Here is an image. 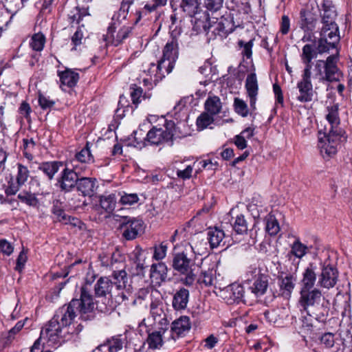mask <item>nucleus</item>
I'll use <instances>...</instances> for the list:
<instances>
[{"label": "nucleus", "mask_w": 352, "mask_h": 352, "mask_svg": "<svg viewBox=\"0 0 352 352\" xmlns=\"http://www.w3.org/2000/svg\"><path fill=\"white\" fill-rule=\"evenodd\" d=\"M197 255L188 242L174 245L170 253V265L175 275H179L181 282L186 286H192L197 276Z\"/></svg>", "instance_id": "f257e3e1"}, {"label": "nucleus", "mask_w": 352, "mask_h": 352, "mask_svg": "<svg viewBox=\"0 0 352 352\" xmlns=\"http://www.w3.org/2000/svg\"><path fill=\"white\" fill-rule=\"evenodd\" d=\"M326 119L329 129L326 126L323 136L318 138V146L324 159H329L338 152V146L346 142L347 136L344 130L339 127L340 123L337 105L327 107Z\"/></svg>", "instance_id": "f03ea898"}, {"label": "nucleus", "mask_w": 352, "mask_h": 352, "mask_svg": "<svg viewBox=\"0 0 352 352\" xmlns=\"http://www.w3.org/2000/svg\"><path fill=\"white\" fill-rule=\"evenodd\" d=\"M323 14L322 16V27L318 38V49L320 52H325L329 47H336L340 39L339 28L335 20L337 12L334 5L329 0H324L322 3Z\"/></svg>", "instance_id": "7ed1b4c3"}, {"label": "nucleus", "mask_w": 352, "mask_h": 352, "mask_svg": "<svg viewBox=\"0 0 352 352\" xmlns=\"http://www.w3.org/2000/svg\"><path fill=\"white\" fill-rule=\"evenodd\" d=\"M345 307L342 313V318L340 325V337L342 348L338 347L335 335L332 333H324L320 337V344L322 347L331 349V352H352V322H351V306Z\"/></svg>", "instance_id": "20e7f679"}, {"label": "nucleus", "mask_w": 352, "mask_h": 352, "mask_svg": "<svg viewBox=\"0 0 352 352\" xmlns=\"http://www.w3.org/2000/svg\"><path fill=\"white\" fill-rule=\"evenodd\" d=\"M94 308L78 298V294L71 301L58 308L53 318L65 329L72 325L78 314L81 320H92L95 318Z\"/></svg>", "instance_id": "39448f33"}, {"label": "nucleus", "mask_w": 352, "mask_h": 352, "mask_svg": "<svg viewBox=\"0 0 352 352\" xmlns=\"http://www.w3.org/2000/svg\"><path fill=\"white\" fill-rule=\"evenodd\" d=\"M175 132L176 125L175 122L165 119L163 127L158 128L157 126H153L146 133V137H136L137 144L135 147L142 148L147 144L159 146L164 144L172 146Z\"/></svg>", "instance_id": "423d86ee"}, {"label": "nucleus", "mask_w": 352, "mask_h": 352, "mask_svg": "<svg viewBox=\"0 0 352 352\" xmlns=\"http://www.w3.org/2000/svg\"><path fill=\"white\" fill-rule=\"evenodd\" d=\"M113 287V280L108 277L102 276L98 279L94 287V298H102L101 302L99 300L94 302L98 311L104 314H109L113 309L111 291Z\"/></svg>", "instance_id": "0eeeda50"}, {"label": "nucleus", "mask_w": 352, "mask_h": 352, "mask_svg": "<svg viewBox=\"0 0 352 352\" xmlns=\"http://www.w3.org/2000/svg\"><path fill=\"white\" fill-rule=\"evenodd\" d=\"M179 54L178 38L172 34L170 38L163 47L162 58L158 60L157 65L155 63H151L149 69L155 67L160 74L162 69L165 70L166 74H170L175 66Z\"/></svg>", "instance_id": "6e6552de"}, {"label": "nucleus", "mask_w": 352, "mask_h": 352, "mask_svg": "<svg viewBox=\"0 0 352 352\" xmlns=\"http://www.w3.org/2000/svg\"><path fill=\"white\" fill-rule=\"evenodd\" d=\"M79 175L78 166L72 164V166L69 167L68 161H66L65 165L55 179L54 186L64 195L74 192L76 188Z\"/></svg>", "instance_id": "1a4fd4ad"}, {"label": "nucleus", "mask_w": 352, "mask_h": 352, "mask_svg": "<svg viewBox=\"0 0 352 352\" xmlns=\"http://www.w3.org/2000/svg\"><path fill=\"white\" fill-rule=\"evenodd\" d=\"M119 223L118 230L122 237L126 241L136 239L144 230V221L139 218L129 216H120L117 220Z\"/></svg>", "instance_id": "9d476101"}, {"label": "nucleus", "mask_w": 352, "mask_h": 352, "mask_svg": "<svg viewBox=\"0 0 352 352\" xmlns=\"http://www.w3.org/2000/svg\"><path fill=\"white\" fill-rule=\"evenodd\" d=\"M117 28L116 22L109 23L107 34L103 35L106 46L118 47L124 43L133 34V26L123 25L116 32Z\"/></svg>", "instance_id": "9b49d317"}, {"label": "nucleus", "mask_w": 352, "mask_h": 352, "mask_svg": "<svg viewBox=\"0 0 352 352\" xmlns=\"http://www.w3.org/2000/svg\"><path fill=\"white\" fill-rule=\"evenodd\" d=\"M66 329L53 317L42 327L41 337L46 338L47 342L54 345H61L65 341Z\"/></svg>", "instance_id": "f8f14e48"}, {"label": "nucleus", "mask_w": 352, "mask_h": 352, "mask_svg": "<svg viewBox=\"0 0 352 352\" xmlns=\"http://www.w3.org/2000/svg\"><path fill=\"white\" fill-rule=\"evenodd\" d=\"M320 274L318 275V285L326 288H333L338 280L339 272L334 263H331L329 258L320 263Z\"/></svg>", "instance_id": "ddd939ff"}, {"label": "nucleus", "mask_w": 352, "mask_h": 352, "mask_svg": "<svg viewBox=\"0 0 352 352\" xmlns=\"http://www.w3.org/2000/svg\"><path fill=\"white\" fill-rule=\"evenodd\" d=\"M16 167L15 176L10 177L5 188V194L7 197L15 195L25 184L30 176V171L27 166L18 162L16 164Z\"/></svg>", "instance_id": "4468645a"}, {"label": "nucleus", "mask_w": 352, "mask_h": 352, "mask_svg": "<svg viewBox=\"0 0 352 352\" xmlns=\"http://www.w3.org/2000/svg\"><path fill=\"white\" fill-rule=\"evenodd\" d=\"M321 300L322 293L318 289H300L298 304L301 311H309L321 304Z\"/></svg>", "instance_id": "2eb2a0df"}, {"label": "nucleus", "mask_w": 352, "mask_h": 352, "mask_svg": "<svg viewBox=\"0 0 352 352\" xmlns=\"http://www.w3.org/2000/svg\"><path fill=\"white\" fill-rule=\"evenodd\" d=\"M259 214L257 217L254 216L253 218L247 219L244 214H237L234 218H232L233 221L231 223L232 230L237 234H248L250 232V235H252V232L256 230L257 223H258ZM256 232V230H255Z\"/></svg>", "instance_id": "dca6fc26"}, {"label": "nucleus", "mask_w": 352, "mask_h": 352, "mask_svg": "<svg viewBox=\"0 0 352 352\" xmlns=\"http://www.w3.org/2000/svg\"><path fill=\"white\" fill-rule=\"evenodd\" d=\"M98 187V182L96 177H84L80 174L75 191L78 196L83 198H91L97 193Z\"/></svg>", "instance_id": "f3484780"}, {"label": "nucleus", "mask_w": 352, "mask_h": 352, "mask_svg": "<svg viewBox=\"0 0 352 352\" xmlns=\"http://www.w3.org/2000/svg\"><path fill=\"white\" fill-rule=\"evenodd\" d=\"M245 288L241 284L234 283L224 287L221 291V298L227 304H239L245 302L243 299Z\"/></svg>", "instance_id": "a211bd4d"}, {"label": "nucleus", "mask_w": 352, "mask_h": 352, "mask_svg": "<svg viewBox=\"0 0 352 352\" xmlns=\"http://www.w3.org/2000/svg\"><path fill=\"white\" fill-rule=\"evenodd\" d=\"M168 0H149L142 8L137 9L134 13V25H137L141 20H148L151 14L155 12L159 8L165 6Z\"/></svg>", "instance_id": "6ab92c4d"}, {"label": "nucleus", "mask_w": 352, "mask_h": 352, "mask_svg": "<svg viewBox=\"0 0 352 352\" xmlns=\"http://www.w3.org/2000/svg\"><path fill=\"white\" fill-rule=\"evenodd\" d=\"M338 59V51L336 52V54H331L325 60L323 81L326 80L327 82H338L342 78V73L337 65Z\"/></svg>", "instance_id": "aec40b11"}, {"label": "nucleus", "mask_w": 352, "mask_h": 352, "mask_svg": "<svg viewBox=\"0 0 352 352\" xmlns=\"http://www.w3.org/2000/svg\"><path fill=\"white\" fill-rule=\"evenodd\" d=\"M191 329L190 319L187 316H182L175 320L170 325V338L176 341L185 337Z\"/></svg>", "instance_id": "412c9836"}, {"label": "nucleus", "mask_w": 352, "mask_h": 352, "mask_svg": "<svg viewBox=\"0 0 352 352\" xmlns=\"http://www.w3.org/2000/svg\"><path fill=\"white\" fill-rule=\"evenodd\" d=\"M277 284L279 287L278 296L289 298L295 287V279L292 274L283 272L278 273Z\"/></svg>", "instance_id": "4be33fe9"}, {"label": "nucleus", "mask_w": 352, "mask_h": 352, "mask_svg": "<svg viewBox=\"0 0 352 352\" xmlns=\"http://www.w3.org/2000/svg\"><path fill=\"white\" fill-rule=\"evenodd\" d=\"M124 339L122 334L111 336L90 352H118L122 349Z\"/></svg>", "instance_id": "5701e85b"}, {"label": "nucleus", "mask_w": 352, "mask_h": 352, "mask_svg": "<svg viewBox=\"0 0 352 352\" xmlns=\"http://www.w3.org/2000/svg\"><path fill=\"white\" fill-rule=\"evenodd\" d=\"M97 275L94 273L87 274L85 279V283L82 285L80 288V294L78 295V298L88 303L89 305L95 309V303L94 296L92 295V284L94 282Z\"/></svg>", "instance_id": "b1692460"}, {"label": "nucleus", "mask_w": 352, "mask_h": 352, "mask_svg": "<svg viewBox=\"0 0 352 352\" xmlns=\"http://www.w3.org/2000/svg\"><path fill=\"white\" fill-rule=\"evenodd\" d=\"M208 240L211 249L217 248L221 245H226V239L230 235L224 231L223 228L217 226L210 227L207 231Z\"/></svg>", "instance_id": "393cba45"}, {"label": "nucleus", "mask_w": 352, "mask_h": 352, "mask_svg": "<svg viewBox=\"0 0 352 352\" xmlns=\"http://www.w3.org/2000/svg\"><path fill=\"white\" fill-rule=\"evenodd\" d=\"M65 162L60 160L42 162L38 164V170L43 173L49 182H52L60 168L65 165Z\"/></svg>", "instance_id": "a878e982"}, {"label": "nucleus", "mask_w": 352, "mask_h": 352, "mask_svg": "<svg viewBox=\"0 0 352 352\" xmlns=\"http://www.w3.org/2000/svg\"><path fill=\"white\" fill-rule=\"evenodd\" d=\"M190 298L189 290L184 287L179 286L173 294L172 307L177 311L185 310L188 306Z\"/></svg>", "instance_id": "bb28decb"}, {"label": "nucleus", "mask_w": 352, "mask_h": 352, "mask_svg": "<svg viewBox=\"0 0 352 352\" xmlns=\"http://www.w3.org/2000/svg\"><path fill=\"white\" fill-rule=\"evenodd\" d=\"M167 265L163 262L153 263L150 267V278L152 283L156 285H160L162 283L166 282L168 275Z\"/></svg>", "instance_id": "cd10ccee"}, {"label": "nucleus", "mask_w": 352, "mask_h": 352, "mask_svg": "<svg viewBox=\"0 0 352 352\" xmlns=\"http://www.w3.org/2000/svg\"><path fill=\"white\" fill-rule=\"evenodd\" d=\"M57 76L59 77V87L63 91H65V87L70 89L76 87L80 78L79 74L69 68H65L63 71L58 70Z\"/></svg>", "instance_id": "c85d7f7f"}, {"label": "nucleus", "mask_w": 352, "mask_h": 352, "mask_svg": "<svg viewBox=\"0 0 352 352\" xmlns=\"http://www.w3.org/2000/svg\"><path fill=\"white\" fill-rule=\"evenodd\" d=\"M195 16V22L192 27V30L196 32L197 34H208L214 25H212L210 17L208 12L206 11L201 13L198 12Z\"/></svg>", "instance_id": "c756f323"}, {"label": "nucleus", "mask_w": 352, "mask_h": 352, "mask_svg": "<svg viewBox=\"0 0 352 352\" xmlns=\"http://www.w3.org/2000/svg\"><path fill=\"white\" fill-rule=\"evenodd\" d=\"M164 344L162 336L160 331H153L149 333L146 340L142 343L139 349L142 352H152L160 349Z\"/></svg>", "instance_id": "7c9ffc66"}, {"label": "nucleus", "mask_w": 352, "mask_h": 352, "mask_svg": "<svg viewBox=\"0 0 352 352\" xmlns=\"http://www.w3.org/2000/svg\"><path fill=\"white\" fill-rule=\"evenodd\" d=\"M317 21L316 14L307 9L300 10L299 27L303 32H314L316 27Z\"/></svg>", "instance_id": "2f4dec72"}, {"label": "nucleus", "mask_w": 352, "mask_h": 352, "mask_svg": "<svg viewBox=\"0 0 352 352\" xmlns=\"http://www.w3.org/2000/svg\"><path fill=\"white\" fill-rule=\"evenodd\" d=\"M318 267L314 263H310L302 273L300 289H314Z\"/></svg>", "instance_id": "473e14b6"}, {"label": "nucleus", "mask_w": 352, "mask_h": 352, "mask_svg": "<svg viewBox=\"0 0 352 352\" xmlns=\"http://www.w3.org/2000/svg\"><path fill=\"white\" fill-rule=\"evenodd\" d=\"M326 45L328 50L325 52H320L318 49V41H317L316 47L311 44L305 45L302 47V54H300L302 62L305 65H312V60L317 57L318 54L329 52L330 50L335 49L337 47V45L336 47H329L327 44H326Z\"/></svg>", "instance_id": "72a5a7b5"}, {"label": "nucleus", "mask_w": 352, "mask_h": 352, "mask_svg": "<svg viewBox=\"0 0 352 352\" xmlns=\"http://www.w3.org/2000/svg\"><path fill=\"white\" fill-rule=\"evenodd\" d=\"M38 193L32 192L30 188L28 189L25 188L21 190L17 195L19 201L32 208H36L39 205V199L38 198Z\"/></svg>", "instance_id": "f704fd0d"}, {"label": "nucleus", "mask_w": 352, "mask_h": 352, "mask_svg": "<svg viewBox=\"0 0 352 352\" xmlns=\"http://www.w3.org/2000/svg\"><path fill=\"white\" fill-rule=\"evenodd\" d=\"M269 275L267 274H260L255 280L251 287L252 292L257 296L265 294L269 285Z\"/></svg>", "instance_id": "c9c22d12"}, {"label": "nucleus", "mask_w": 352, "mask_h": 352, "mask_svg": "<svg viewBox=\"0 0 352 352\" xmlns=\"http://www.w3.org/2000/svg\"><path fill=\"white\" fill-rule=\"evenodd\" d=\"M99 202L101 208L106 213L110 214L116 208L117 203L116 195L114 193L100 195L99 197Z\"/></svg>", "instance_id": "e433bc0d"}, {"label": "nucleus", "mask_w": 352, "mask_h": 352, "mask_svg": "<svg viewBox=\"0 0 352 352\" xmlns=\"http://www.w3.org/2000/svg\"><path fill=\"white\" fill-rule=\"evenodd\" d=\"M70 162L72 164L75 162L82 164H90L94 162V157L91 153L89 142H87L85 146L75 154L74 159L71 160Z\"/></svg>", "instance_id": "4c0bfd02"}, {"label": "nucleus", "mask_w": 352, "mask_h": 352, "mask_svg": "<svg viewBox=\"0 0 352 352\" xmlns=\"http://www.w3.org/2000/svg\"><path fill=\"white\" fill-rule=\"evenodd\" d=\"M200 4V0H182L179 7L188 16L192 17L198 14Z\"/></svg>", "instance_id": "58836bf2"}, {"label": "nucleus", "mask_w": 352, "mask_h": 352, "mask_svg": "<svg viewBox=\"0 0 352 352\" xmlns=\"http://www.w3.org/2000/svg\"><path fill=\"white\" fill-rule=\"evenodd\" d=\"M297 87L299 90L300 95L297 97V100L301 102H309L312 100L313 98V85L309 83L298 82Z\"/></svg>", "instance_id": "ea45409f"}, {"label": "nucleus", "mask_w": 352, "mask_h": 352, "mask_svg": "<svg viewBox=\"0 0 352 352\" xmlns=\"http://www.w3.org/2000/svg\"><path fill=\"white\" fill-rule=\"evenodd\" d=\"M46 43V37L41 32L34 33L30 37L29 41L30 47L36 52H41L43 50Z\"/></svg>", "instance_id": "a19ab883"}, {"label": "nucleus", "mask_w": 352, "mask_h": 352, "mask_svg": "<svg viewBox=\"0 0 352 352\" xmlns=\"http://www.w3.org/2000/svg\"><path fill=\"white\" fill-rule=\"evenodd\" d=\"M309 317L314 318L320 323L326 322L328 317V309L320 304L318 306L306 312Z\"/></svg>", "instance_id": "79ce46f5"}, {"label": "nucleus", "mask_w": 352, "mask_h": 352, "mask_svg": "<svg viewBox=\"0 0 352 352\" xmlns=\"http://www.w3.org/2000/svg\"><path fill=\"white\" fill-rule=\"evenodd\" d=\"M204 107L208 113L214 116L220 113L221 109V102L218 96L209 97L206 100Z\"/></svg>", "instance_id": "37998d69"}, {"label": "nucleus", "mask_w": 352, "mask_h": 352, "mask_svg": "<svg viewBox=\"0 0 352 352\" xmlns=\"http://www.w3.org/2000/svg\"><path fill=\"white\" fill-rule=\"evenodd\" d=\"M245 88L248 96L258 95V85L256 73L252 72L248 75L245 80Z\"/></svg>", "instance_id": "c03bdc74"}, {"label": "nucleus", "mask_w": 352, "mask_h": 352, "mask_svg": "<svg viewBox=\"0 0 352 352\" xmlns=\"http://www.w3.org/2000/svg\"><path fill=\"white\" fill-rule=\"evenodd\" d=\"M130 96L131 98V100L133 104L135 105V107L141 102V98H150L151 95L148 94L145 92L143 94V89L142 87L136 85L135 84H132L130 86Z\"/></svg>", "instance_id": "a18cd8bd"}, {"label": "nucleus", "mask_w": 352, "mask_h": 352, "mask_svg": "<svg viewBox=\"0 0 352 352\" xmlns=\"http://www.w3.org/2000/svg\"><path fill=\"white\" fill-rule=\"evenodd\" d=\"M113 287L120 290L124 289L127 283V274L124 270H114L112 273Z\"/></svg>", "instance_id": "49530a36"}, {"label": "nucleus", "mask_w": 352, "mask_h": 352, "mask_svg": "<svg viewBox=\"0 0 352 352\" xmlns=\"http://www.w3.org/2000/svg\"><path fill=\"white\" fill-rule=\"evenodd\" d=\"M153 252L152 259L156 261H162L166 258L168 251L167 241H162L159 245H155L153 247Z\"/></svg>", "instance_id": "de8ad7c7"}, {"label": "nucleus", "mask_w": 352, "mask_h": 352, "mask_svg": "<svg viewBox=\"0 0 352 352\" xmlns=\"http://www.w3.org/2000/svg\"><path fill=\"white\" fill-rule=\"evenodd\" d=\"M308 251L309 248L301 243L299 239H297L291 245L290 254L298 258H302Z\"/></svg>", "instance_id": "09e8293b"}, {"label": "nucleus", "mask_w": 352, "mask_h": 352, "mask_svg": "<svg viewBox=\"0 0 352 352\" xmlns=\"http://www.w3.org/2000/svg\"><path fill=\"white\" fill-rule=\"evenodd\" d=\"M133 4L126 2L124 1H121L120 9L118 12H115L113 17L112 21L116 20L119 23L123 20H125L129 14V9Z\"/></svg>", "instance_id": "8fccbe9b"}, {"label": "nucleus", "mask_w": 352, "mask_h": 352, "mask_svg": "<svg viewBox=\"0 0 352 352\" xmlns=\"http://www.w3.org/2000/svg\"><path fill=\"white\" fill-rule=\"evenodd\" d=\"M52 213L56 216V219L59 222H63L67 216L62 206V202L58 199H55L52 202V207L51 209Z\"/></svg>", "instance_id": "3c124183"}, {"label": "nucleus", "mask_w": 352, "mask_h": 352, "mask_svg": "<svg viewBox=\"0 0 352 352\" xmlns=\"http://www.w3.org/2000/svg\"><path fill=\"white\" fill-rule=\"evenodd\" d=\"M143 252L142 248H140L139 245L136 246L134 250L135 253V263L136 266L135 268V274L140 277H144L145 276V270L146 267L144 266V263L140 262V260L139 258V256Z\"/></svg>", "instance_id": "603ef678"}, {"label": "nucleus", "mask_w": 352, "mask_h": 352, "mask_svg": "<svg viewBox=\"0 0 352 352\" xmlns=\"http://www.w3.org/2000/svg\"><path fill=\"white\" fill-rule=\"evenodd\" d=\"M35 146L36 143L32 138L23 139V155L29 161H32L34 158L32 152L34 150Z\"/></svg>", "instance_id": "864d4df0"}, {"label": "nucleus", "mask_w": 352, "mask_h": 352, "mask_svg": "<svg viewBox=\"0 0 352 352\" xmlns=\"http://www.w3.org/2000/svg\"><path fill=\"white\" fill-rule=\"evenodd\" d=\"M213 116L208 112H203L197 118L196 124L199 130H204L213 123Z\"/></svg>", "instance_id": "5fc2aeb1"}, {"label": "nucleus", "mask_w": 352, "mask_h": 352, "mask_svg": "<svg viewBox=\"0 0 352 352\" xmlns=\"http://www.w3.org/2000/svg\"><path fill=\"white\" fill-rule=\"evenodd\" d=\"M265 230L270 236H276L280 231L279 223L274 216L267 219Z\"/></svg>", "instance_id": "6e6d98bb"}, {"label": "nucleus", "mask_w": 352, "mask_h": 352, "mask_svg": "<svg viewBox=\"0 0 352 352\" xmlns=\"http://www.w3.org/2000/svg\"><path fill=\"white\" fill-rule=\"evenodd\" d=\"M213 270L208 269V270H201L199 277L196 280L199 284H204L205 286H211L213 284Z\"/></svg>", "instance_id": "4d7b16f0"}, {"label": "nucleus", "mask_w": 352, "mask_h": 352, "mask_svg": "<svg viewBox=\"0 0 352 352\" xmlns=\"http://www.w3.org/2000/svg\"><path fill=\"white\" fill-rule=\"evenodd\" d=\"M233 106L235 112L238 115L243 118L248 116L249 113V109L248 104L243 100L239 98H235Z\"/></svg>", "instance_id": "13d9d810"}, {"label": "nucleus", "mask_w": 352, "mask_h": 352, "mask_svg": "<svg viewBox=\"0 0 352 352\" xmlns=\"http://www.w3.org/2000/svg\"><path fill=\"white\" fill-rule=\"evenodd\" d=\"M139 200L140 199L137 193H126L125 192H122V194L120 195L119 203L122 206H131L137 204Z\"/></svg>", "instance_id": "bf43d9fd"}, {"label": "nucleus", "mask_w": 352, "mask_h": 352, "mask_svg": "<svg viewBox=\"0 0 352 352\" xmlns=\"http://www.w3.org/2000/svg\"><path fill=\"white\" fill-rule=\"evenodd\" d=\"M225 22L228 23V21L224 19L223 20H221L219 22L216 21L212 23V25H214L210 30L212 33L214 35L218 34L222 36V34H227L229 32H230L231 31L230 30L226 29Z\"/></svg>", "instance_id": "052dcab7"}, {"label": "nucleus", "mask_w": 352, "mask_h": 352, "mask_svg": "<svg viewBox=\"0 0 352 352\" xmlns=\"http://www.w3.org/2000/svg\"><path fill=\"white\" fill-rule=\"evenodd\" d=\"M238 45L240 47H243L241 54L243 57H246L247 59L252 58V47L254 45V39L250 40L248 42H244L243 40H239Z\"/></svg>", "instance_id": "680f3d73"}, {"label": "nucleus", "mask_w": 352, "mask_h": 352, "mask_svg": "<svg viewBox=\"0 0 352 352\" xmlns=\"http://www.w3.org/2000/svg\"><path fill=\"white\" fill-rule=\"evenodd\" d=\"M223 0H204L206 12H216L223 7Z\"/></svg>", "instance_id": "e2e57ef3"}, {"label": "nucleus", "mask_w": 352, "mask_h": 352, "mask_svg": "<svg viewBox=\"0 0 352 352\" xmlns=\"http://www.w3.org/2000/svg\"><path fill=\"white\" fill-rule=\"evenodd\" d=\"M151 314L155 320L164 314L163 303L160 300L152 301L150 305Z\"/></svg>", "instance_id": "0e129e2a"}, {"label": "nucleus", "mask_w": 352, "mask_h": 352, "mask_svg": "<svg viewBox=\"0 0 352 352\" xmlns=\"http://www.w3.org/2000/svg\"><path fill=\"white\" fill-rule=\"evenodd\" d=\"M38 102L43 110L50 109L55 104V102L50 100V97H46L41 93L38 94Z\"/></svg>", "instance_id": "69168bd1"}, {"label": "nucleus", "mask_w": 352, "mask_h": 352, "mask_svg": "<svg viewBox=\"0 0 352 352\" xmlns=\"http://www.w3.org/2000/svg\"><path fill=\"white\" fill-rule=\"evenodd\" d=\"M13 251L14 247L11 243L5 239H0V253L9 256Z\"/></svg>", "instance_id": "338daca9"}, {"label": "nucleus", "mask_w": 352, "mask_h": 352, "mask_svg": "<svg viewBox=\"0 0 352 352\" xmlns=\"http://www.w3.org/2000/svg\"><path fill=\"white\" fill-rule=\"evenodd\" d=\"M273 91L275 96L276 105L280 104L283 107L284 106V97L282 89L278 83L273 85Z\"/></svg>", "instance_id": "774afa93"}]
</instances>
